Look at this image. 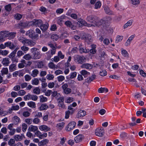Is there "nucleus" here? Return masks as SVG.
Here are the masks:
<instances>
[{
	"label": "nucleus",
	"mask_w": 146,
	"mask_h": 146,
	"mask_svg": "<svg viewBox=\"0 0 146 146\" xmlns=\"http://www.w3.org/2000/svg\"><path fill=\"white\" fill-rule=\"evenodd\" d=\"M76 125V123L74 121H71L66 127V130L67 131H70L73 129Z\"/></svg>",
	"instance_id": "5"
},
{
	"label": "nucleus",
	"mask_w": 146,
	"mask_h": 146,
	"mask_svg": "<svg viewBox=\"0 0 146 146\" xmlns=\"http://www.w3.org/2000/svg\"><path fill=\"white\" fill-rule=\"evenodd\" d=\"M28 105L30 107L33 108L36 107L35 103L32 101L29 102L27 103Z\"/></svg>",
	"instance_id": "39"
},
{
	"label": "nucleus",
	"mask_w": 146,
	"mask_h": 146,
	"mask_svg": "<svg viewBox=\"0 0 146 146\" xmlns=\"http://www.w3.org/2000/svg\"><path fill=\"white\" fill-rule=\"evenodd\" d=\"M58 106L59 108L60 109H66L65 105L64 104V102L62 103L58 104Z\"/></svg>",
	"instance_id": "62"
},
{
	"label": "nucleus",
	"mask_w": 146,
	"mask_h": 146,
	"mask_svg": "<svg viewBox=\"0 0 146 146\" xmlns=\"http://www.w3.org/2000/svg\"><path fill=\"white\" fill-rule=\"evenodd\" d=\"M64 125L65 123L64 122L60 123L57 124L56 127L60 129H61L63 128Z\"/></svg>",
	"instance_id": "46"
},
{
	"label": "nucleus",
	"mask_w": 146,
	"mask_h": 146,
	"mask_svg": "<svg viewBox=\"0 0 146 146\" xmlns=\"http://www.w3.org/2000/svg\"><path fill=\"white\" fill-rule=\"evenodd\" d=\"M42 55L39 52H36L32 54V59L34 60L39 59L41 57Z\"/></svg>",
	"instance_id": "8"
},
{
	"label": "nucleus",
	"mask_w": 146,
	"mask_h": 146,
	"mask_svg": "<svg viewBox=\"0 0 146 146\" xmlns=\"http://www.w3.org/2000/svg\"><path fill=\"white\" fill-rule=\"evenodd\" d=\"M33 22L34 25L38 27H40L43 24V22L41 20H35Z\"/></svg>",
	"instance_id": "20"
},
{
	"label": "nucleus",
	"mask_w": 146,
	"mask_h": 146,
	"mask_svg": "<svg viewBox=\"0 0 146 146\" xmlns=\"http://www.w3.org/2000/svg\"><path fill=\"white\" fill-rule=\"evenodd\" d=\"M24 54V53L23 51L19 50L18 51L17 53V56L20 58V57L23 55Z\"/></svg>",
	"instance_id": "53"
},
{
	"label": "nucleus",
	"mask_w": 146,
	"mask_h": 146,
	"mask_svg": "<svg viewBox=\"0 0 146 146\" xmlns=\"http://www.w3.org/2000/svg\"><path fill=\"white\" fill-rule=\"evenodd\" d=\"M29 130L31 131L35 132L38 129L36 126H34L33 125H31L29 128Z\"/></svg>",
	"instance_id": "30"
},
{
	"label": "nucleus",
	"mask_w": 146,
	"mask_h": 146,
	"mask_svg": "<svg viewBox=\"0 0 146 146\" xmlns=\"http://www.w3.org/2000/svg\"><path fill=\"white\" fill-rule=\"evenodd\" d=\"M18 39L20 42H21L24 45H25L27 39L23 37H20Z\"/></svg>",
	"instance_id": "36"
},
{
	"label": "nucleus",
	"mask_w": 146,
	"mask_h": 146,
	"mask_svg": "<svg viewBox=\"0 0 146 146\" xmlns=\"http://www.w3.org/2000/svg\"><path fill=\"white\" fill-rule=\"evenodd\" d=\"M33 93L36 94H39L40 93V89L38 87H36L33 90Z\"/></svg>",
	"instance_id": "47"
},
{
	"label": "nucleus",
	"mask_w": 146,
	"mask_h": 146,
	"mask_svg": "<svg viewBox=\"0 0 146 146\" xmlns=\"http://www.w3.org/2000/svg\"><path fill=\"white\" fill-rule=\"evenodd\" d=\"M48 25L47 23V24H42L40 26V28L43 31H46L48 28Z\"/></svg>",
	"instance_id": "40"
},
{
	"label": "nucleus",
	"mask_w": 146,
	"mask_h": 146,
	"mask_svg": "<svg viewBox=\"0 0 146 146\" xmlns=\"http://www.w3.org/2000/svg\"><path fill=\"white\" fill-rule=\"evenodd\" d=\"M64 18L63 16L58 17L57 19V23L60 25H61L62 23L64 22Z\"/></svg>",
	"instance_id": "25"
},
{
	"label": "nucleus",
	"mask_w": 146,
	"mask_h": 146,
	"mask_svg": "<svg viewBox=\"0 0 146 146\" xmlns=\"http://www.w3.org/2000/svg\"><path fill=\"white\" fill-rule=\"evenodd\" d=\"M79 51L80 53H87L89 52V50L86 49L85 48L82 47V44H80L79 45Z\"/></svg>",
	"instance_id": "13"
},
{
	"label": "nucleus",
	"mask_w": 146,
	"mask_h": 146,
	"mask_svg": "<svg viewBox=\"0 0 146 146\" xmlns=\"http://www.w3.org/2000/svg\"><path fill=\"white\" fill-rule=\"evenodd\" d=\"M104 24L107 23L111 20V18L109 17H106L102 19Z\"/></svg>",
	"instance_id": "34"
},
{
	"label": "nucleus",
	"mask_w": 146,
	"mask_h": 146,
	"mask_svg": "<svg viewBox=\"0 0 146 146\" xmlns=\"http://www.w3.org/2000/svg\"><path fill=\"white\" fill-rule=\"evenodd\" d=\"M91 46L92 48L90 50V52L92 54H94L96 52V45L93 44Z\"/></svg>",
	"instance_id": "31"
},
{
	"label": "nucleus",
	"mask_w": 146,
	"mask_h": 146,
	"mask_svg": "<svg viewBox=\"0 0 146 146\" xmlns=\"http://www.w3.org/2000/svg\"><path fill=\"white\" fill-rule=\"evenodd\" d=\"M104 8L105 12L106 14L109 15H114L113 12L108 7H105Z\"/></svg>",
	"instance_id": "15"
},
{
	"label": "nucleus",
	"mask_w": 146,
	"mask_h": 146,
	"mask_svg": "<svg viewBox=\"0 0 146 146\" xmlns=\"http://www.w3.org/2000/svg\"><path fill=\"white\" fill-rule=\"evenodd\" d=\"M2 76L4 74H7L8 73V70L7 68H3L1 71Z\"/></svg>",
	"instance_id": "42"
},
{
	"label": "nucleus",
	"mask_w": 146,
	"mask_h": 146,
	"mask_svg": "<svg viewBox=\"0 0 146 146\" xmlns=\"http://www.w3.org/2000/svg\"><path fill=\"white\" fill-rule=\"evenodd\" d=\"M48 108V106L46 104H42L39 107V109L40 110H46Z\"/></svg>",
	"instance_id": "27"
},
{
	"label": "nucleus",
	"mask_w": 146,
	"mask_h": 146,
	"mask_svg": "<svg viewBox=\"0 0 146 146\" xmlns=\"http://www.w3.org/2000/svg\"><path fill=\"white\" fill-rule=\"evenodd\" d=\"M23 58L25 60L29 61L32 58V56L29 54H27L24 55L23 57Z\"/></svg>",
	"instance_id": "29"
},
{
	"label": "nucleus",
	"mask_w": 146,
	"mask_h": 146,
	"mask_svg": "<svg viewBox=\"0 0 146 146\" xmlns=\"http://www.w3.org/2000/svg\"><path fill=\"white\" fill-rule=\"evenodd\" d=\"M133 20H130L128 21L127 23H125L123 26L124 29H125L127 28L129 26H131L133 23Z\"/></svg>",
	"instance_id": "33"
},
{
	"label": "nucleus",
	"mask_w": 146,
	"mask_h": 146,
	"mask_svg": "<svg viewBox=\"0 0 146 146\" xmlns=\"http://www.w3.org/2000/svg\"><path fill=\"white\" fill-rule=\"evenodd\" d=\"M58 38V36L56 34H53L51 36V38L53 40H57Z\"/></svg>",
	"instance_id": "61"
},
{
	"label": "nucleus",
	"mask_w": 146,
	"mask_h": 146,
	"mask_svg": "<svg viewBox=\"0 0 146 146\" xmlns=\"http://www.w3.org/2000/svg\"><path fill=\"white\" fill-rule=\"evenodd\" d=\"M35 32L32 30H30L27 31L26 33V35L31 38L32 39H37V38L38 37V35H35Z\"/></svg>",
	"instance_id": "3"
},
{
	"label": "nucleus",
	"mask_w": 146,
	"mask_h": 146,
	"mask_svg": "<svg viewBox=\"0 0 146 146\" xmlns=\"http://www.w3.org/2000/svg\"><path fill=\"white\" fill-rule=\"evenodd\" d=\"M26 44H27L31 46H33L35 45L36 43L31 40L27 39Z\"/></svg>",
	"instance_id": "26"
},
{
	"label": "nucleus",
	"mask_w": 146,
	"mask_h": 146,
	"mask_svg": "<svg viewBox=\"0 0 146 146\" xmlns=\"http://www.w3.org/2000/svg\"><path fill=\"white\" fill-rule=\"evenodd\" d=\"M37 66L38 68H42L44 66L43 62L42 61H38L37 63Z\"/></svg>",
	"instance_id": "49"
},
{
	"label": "nucleus",
	"mask_w": 146,
	"mask_h": 146,
	"mask_svg": "<svg viewBox=\"0 0 146 146\" xmlns=\"http://www.w3.org/2000/svg\"><path fill=\"white\" fill-rule=\"evenodd\" d=\"M86 58L83 56L77 55L75 57V61L78 63L82 64L85 62Z\"/></svg>",
	"instance_id": "4"
},
{
	"label": "nucleus",
	"mask_w": 146,
	"mask_h": 146,
	"mask_svg": "<svg viewBox=\"0 0 146 146\" xmlns=\"http://www.w3.org/2000/svg\"><path fill=\"white\" fill-rule=\"evenodd\" d=\"M80 67L82 68L90 69L92 68L93 66L91 64L89 63H85L82 64Z\"/></svg>",
	"instance_id": "12"
},
{
	"label": "nucleus",
	"mask_w": 146,
	"mask_h": 146,
	"mask_svg": "<svg viewBox=\"0 0 146 146\" xmlns=\"http://www.w3.org/2000/svg\"><path fill=\"white\" fill-rule=\"evenodd\" d=\"M98 17L92 15H90L88 16L86 18L87 21L94 24L95 21L97 20Z\"/></svg>",
	"instance_id": "6"
},
{
	"label": "nucleus",
	"mask_w": 146,
	"mask_h": 146,
	"mask_svg": "<svg viewBox=\"0 0 146 146\" xmlns=\"http://www.w3.org/2000/svg\"><path fill=\"white\" fill-rule=\"evenodd\" d=\"M84 138V136L83 135L79 134L75 137L74 140L76 143H78L81 141Z\"/></svg>",
	"instance_id": "9"
},
{
	"label": "nucleus",
	"mask_w": 146,
	"mask_h": 146,
	"mask_svg": "<svg viewBox=\"0 0 146 146\" xmlns=\"http://www.w3.org/2000/svg\"><path fill=\"white\" fill-rule=\"evenodd\" d=\"M27 25V24L25 22H20L17 25L16 27L17 29H19L25 27Z\"/></svg>",
	"instance_id": "22"
},
{
	"label": "nucleus",
	"mask_w": 146,
	"mask_h": 146,
	"mask_svg": "<svg viewBox=\"0 0 146 146\" xmlns=\"http://www.w3.org/2000/svg\"><path fill=\"white\" fill-rule=\"evenodd\" d=\"M39 129L41 131H47L50 130V128L46 125H41L39 127Z\"/></svg>",
	"instance_id": "16"
},
{
	"label": "nucleus",
	"mask_w": 146,
	"mask_h": 146,
	"mask_svg": "<svg viewBox=\"0 0 146 146\" xmlns=\"http://www.w3.org/2000/svg\"><path fill=\"white\" fill-rule=\"evenodd\" d=\"M16 65L15 64H13L9 66V70L11 72H13L16 69Z\"/></svg>",
	"instance_id": "35"
},
{
	"label": "nucleus",
	"mask_w": 146,
	"mask_h": 146,
	"mask_svg": "<svg viewBox=\"0 0 146 146\" xmlns=\"http://www.w3.org/2000/svg\"><path fill=\"white\" fill-rule=\"evenodd\" d=\"M135 36V35H132L129 38L125 44L126 46H128L130 44L131 41L133 39Z\"/></svg>",
	"instance_id": "18"
},
{
	"label": "nucleus",
	"mask_w": 146,
	"mask_h": 146,
	"mask_svg": "<svg viewBox=\"0 0 146 146\" xmlns=\"http://www.w3.org/2000/svg\"><path fill=\"white\" fill-rule=\"evenodd\" d=\"M74 100V99L73 97H69L67 98L66 102L67 103H70L73 101Z\"/></svg>",
	"instance_id": "63"
},
{
	"label": "nucleus",
	"mask_w": 146,
	"mask_h": 146,
	"mask_svg": "<svg viewBox=\"0 0 146 146\" xmlns=\"http://www.w3.org/2000/svg\"><path fill=\"white\" fill-rule=\"evenodd\" d=\"M19 106L18 105H17L15 106H13L11 109L9 110V111L10 113L12 112L11 111L17 110L19 109Z\"/></svg>",
	"instance_id": "37"
},
{
	"label": "nucleus",
	"mask_w": 146,
	"mask_h": 146,
	"mask_svg": "<svg viewBox=\"0 0 146 146\" xmlns=\"http://www.w3.org/2000/svg\"><path fill=\"white\" fill-rule=\"evenodd\" d=\"M77 21L78 22L77 23H79V25L80 27L86 25V22L84 20L82 19H78Z\"/></svg>",
	"instance_id": "17"
},
{
	"label": "nucleus",
	"mask_w": 146,
	"mask_h": 146,
	"mask_svg": "<svg viewBox=\"0 0 146 146\" xmlns=\"http://www.w3.org/2000/svg\"><path fill=\"white\" fill-rule=\"evenodd\" d=\"M101 6V3L100 1H98L97 2L95 5V9H97L100 8Z\"/></svg>",
	"instance_id": "64"
},
{
	"label": "nucleus",
	"mask_w": 146,
	"mask_h": 146,
	"mask_svg": "<svg viewBox=\"0 0 146 146\" xmlns=\"http://www.w3.org/2000/svg\"><path fill=\"white\" fill-rule=\"evenodd\" d=\"M15 140L13 139H11L8 141V145L10 146H15Z\"/></svg>",
	"instance_id": "41"
},
{
	"label": "nucleus",
	"mask_w": 146,
	"mask_h": 146,
	"mask_svg": "<svg viewBox=\"0 0 146 146\" xmlns=\"http://www.w3.org/2000/svg\"><path fill=\"white\" fill-rule=\"evenodd\" d=\"M107 72L105 70H103L100 72V75L102 76H104L107 75Z\"/></svg>",
	"instance_id": "54"
},
{
	"label": "nucleus",
	"mask_w": 146,
	"mask_h": 146,
	"mask_svg": "<svg viewBox=\"0 0 146 146\" xmlns=\"http://www.w3.org/2000/svg\"><path fill=\"white\" fill-rule=\"evenodd\" d=\"M14 138L16 141H20L23 139V137L20 135H16L14 136Z\"/></svg>",
	"instance_id": "38"
},
{
	"label": "nucleus",
	"mask_w": 146,
	"mask_h": 146,
	"mask_svg": "<svg viewBox=\"0 0 146 146\" xmlns=\"http://www.w3.org/2000/svg\"><path fill=\"white\" fill-rule=\"evenodd\" d=\"M48 139H44L39 142L38 143V145L40 146H44L48 143Z\"/></svg>",
	"instance_id": "19"
},
{
	"label": "nucleus",
	"mask_w": 146,
	"mask_h": 146,
	"mask_svg": "<svg viewBox=\"0 0 146 146\" xmlns=\"http://www.w3.org/2000/svg\"><path fill=\"white\" fill-rule=\"evenodd\" d=\"M21 49L22 51H23L24 52L26 53L29 50V48L28 47L25 46L24 45L21 47Z\"/></svg>",
	"instance_id": "45"
},
{
	"label": "nucleus",
	"mask_w": 146,
	"mask_h": 146,
	"mask_svg": "<svg viewBox=\"0 0 146 146\" xmlns=\"http://www.w3.org/2000/svg\"><path fill=\"white\" fill-rule=\"evenodd\" d=\"M86 114V111L83 110L79 111L77 115V118L85 116Z\"/></svg>",
	"instance_id": "14"
},
{
	"label": "nucleus",
	"mask_w": 146,
	"mask_h": 146,
	"mask_svg": "<svg viewBox=\"0 0 146 146\" xmlns=\"http://www.w3.org/2000/svg\"><path fill=\"white\" fill-rule=\"evenodd\" d=\"M49 67L51 69H54L56 67V65L53 62H50L48 64Z\"/></svg>",
	"instance_id": "51"
},
{
	"label": "nucleus",
	"mask_w": 146,
	"mask_h": 146,
	"mask_svg": "<svg viewBox=\"0 0 146 146\" xmlns=\"http://www.w3.org/2000/svg\"><path fill=\"white\" fill-rule=\"evenodd\" d=\"M40 101L41 102H44L47 101V98L44 96L43 95L40 96Z\"/></svg>",
	"instance_id": "59"
},
{
	"label": "nucleus",
	"mask_w": 146,
	"mask_h": 146,
	"mask_svg": "<svg viewBox=\"0 0 146 146\" xmlns=\"http://www.w3.org/2000/svg\"><path fill=\"white\" fill-rule=\"evenodd\" d=\"M108 91V89L106 88L101 87L98 90V92L99 93H103L104 92H107Z\"/></svg>",
	"instance_id": "28"
},
{
	"label": "nucleus",
	"mask_w": 146,
	"mask_h": 146,
	"mask_svg": "<svg viewBox=\"0 0 146 146\" xmlns=\"http://www.w3.org/2000/svg\"><path fill=\"white\" fill-rule=\"evenodd\" d=\"M2 63L3 65L5 66H8L9 63V61L8 58H3L2 61Z\"/></svg>",
	"instance_id": "24"
},
{
	"label": "nucleus",
	"mask_w": 146,
	"mask_h": 146,
	"mask_svg": "<svg viewBox=\"0 0 146 146\" xmlns=\"http://www.w3.org/2000/svg\"><path fill=\"white\" fill-rule=\"evenodd\" d=\"M22 17V15L18 13L16 14L14 16L15 18L17 19L18 20H20L21 19Z\"/></svg>",
	"instance_id": "55"
},
{
	"label": "nucleus",
	"mask_w": 146,
	"mask_h": 146,
	"mask_svg": "<svg viewBox=\"0 0 146 146\" xmlns=\"http://www.w3.org/2000/svg\"><path fill=\"white\" fill-rule=\"evenodd\" d=\"M21 62L18 65V67L19 68H22L25 66V64H26V61L24 59H22L21 61Z\"/></svg>",
	"instance_id": "21"
},
{
	"label": "nucleus",
	"mask_w": 146,
	"mask_h": 146,
	"mask_svg": "<svg viewBox=\"0 0 146 146\" xmlns=\"http://www.w3.org/2000/svg\"><path fill=\"white\" fill-rule=\"evenodd\" d=\"M71 89L69 88H67L65 90H63L64 93L66 94H70L71 92Z\"/></svg>",
	"instance_id": "56"
},
{
	"label": "nucleus",
	"mask_w": 146,
	"mask_h": 146,
	"mask_svg": "<svg viewBox=\"0 0 146 146\" xmlns=\"http://www.w3.org/2000/svg\"><path fill=\"white\" fill-rule=\"evenodd\" d=\"M60 95V94L58 93L56 91H54L52 92V96L53 97H55L56 98H57L58 95Z\"/></svg>",
	"instance_id": "50"
},
{
	"label": "nucleus",
	"mask_w": 146,
	"mask_h": 146,
	"mask_svg": "<svg viewBox=\"0 0 146 146\" xmlns=\"http://www.w3.org/2000/svg\"><path fill=\"white\" fill-rule=\"evenodd\" d=\"M95 133L97 136L102 137L104 133V130L102 127L98 128L96 129Z\"/></svg>",
	"instance_id": "7"
},
{
	"label": "nucleus",
	"mask_w": 146,
	"mask_h": 146,
	"mask_svg": "<svg viewBox=\"0 0 146 146\" xmlns=\"http://www.w3.org/2000/svg\"><path fill=\"white\" fill-rule=\"evenodd\" d=\"M81 38L85 40L88 44H90L92 41V39L90 35L84 34L81 37Z\"/></svg>",
	"instance_id": "2"
},
{
	"label": "nucleus",
	"mask_w": 146,
	"mask_h": 146,
	"mask_svg": "<svg viewBox=\"0 0 146 146\" xmlns=\"http://www.w3.org/2000/svg\"><path fill=\"white\" fill-rule=\"evenodd\" d=\"M5 45L7 47H9V48L11 49H13L16 47L17 46L13 43H12L11 42L8 41L5 42Z\"/></svg>",
	"instance_id": "10"
},
{
	"label": "nucleus",
	"mask_w": 146,
	"mask_h": 146,
	"mask_svg": "<svg viewBox=\"0 0 146 146\" xmlns=\"http://www.w3.org/2000/svg\"><path fill=\"white\" fill-rule=\"evenodd\" d=\"M16 33L15 32H9L7 31H3L0 32V35H5L6 38L9 40H11L14 38L16 35Z\"/></svg>",
	"instance_id": "1"
},
{
	"label": "nucleus",
	"mask_w": 146,
	"mask_h": 146,
	"mask_svg": "<svg viewBox=\"0 0 146 146\" xmlns=\"http://www.w3.org/2000/svg\"><path fill=\"white\" fill-rule=\"evenodd\" d=\"M32 84L33 85H38L39 83L38 80L37 78H34L32 81Z\"/></svg>",
	"instance_id": "44"
},
{
	"label": "nucleus",
	"mask_w": 146,
	"mask_h": 146,
	"mask_svg": "<svg viewBox=\"0 0 146 146\" xmlns=\"http://www.w3.org/2000/svg\"><path fill=\"white\" fill-rule=\"evenodd\" d=\"M57 78L59 82H61L65 80V78L64 76L61 75L58 77Z\"/></svg>",
	"instance_id": "52"
},
{
	"label": "nucleus",
	"mask_w": 146,
	"mask_h": 146,
	"mask_svg": "<svg viewBox=\"0 0 146 146\" xmlns=\"http://www.w3.org/2000/svg\"><path fill=\"white\" fill-rule=\"evenodd\" d=\"M95 22L94 24V27L95 26L99 27L104 24L102 19H100L98 17L97 20L95 21Z\"/></svg>",
	"instance_id": "11"
},
{
	"label": "nucleus",
	"mask_w": 146,
	"mask_h": 146,
	"mask_svg": "<svg viewBox=\"0 0 146 146\" xmlns=\"http://www.w3.org/2000/svg\"><path fill=\"white\" fill-rule=\"evenodd\" d=\"M47 79L49 80H53L54 78V76L52 74H48L46 76Z\"/></svg>",
	"instance_id": "58"
},
{
	"label": "nucleus",
	"mask_w": 146,
	"mask_h": 146,
	"mask_svg": "<svg viewBox=\"0 0 146 146\" xmlns=\"http://www.w3.org/2000/svg\"><path fill=\"white\" fill-rule=\"evenodd\" d=\"M96 76L95 75H93L91 77L87 78L86 79V82L88 83H90L95 78Z\"/></svg>",
	"instance_id": "23"
},
{
	"label": "nucleus",
	"mask_w": 146,
	"mask_h": 146,
	"mask_svg": "<svg viewBox=\"0 0 146 146\" xmlns=\"http://www.w3.org/2000/svg\"><path fill=\"white\" fill-rule=\"evenodd\" d=\"M38 73V70L37 69H35L33 70L32 73L31 74V75L33 77H35L37 76Z\"/></svg>",
	"instance_id": "32"
},
{
	"label": "nucleus",
	"mask_w": 146,
	"mask_h": 146,
	"mask_svg": "<svg viewBox=\"0 0 146 146\" xmlns=\"http://www.w3.org/2000/svg\"><path fill=\"white\" fill-rule=\"evenodd\" d=\"M132 4L136 6H137L140 3L139 0H131Z\"/></svg>",
	"instance_id": "43"
},
{
	"label": "nucleus",
	"mask_w": 146,
	"mask_h": 146,
	"mask_svg": "<svg viewBox=\"0 0 146 146\" xmlns=\"http://www.w3.org/2000/svg\"><path fill=\"white\" fill-rule=\"evenodd\" d=\"M121 53L124 56L128 57L129 54L126 50H121Z\"/></svg>",
	"instance_id": "48"
},
{
	"label": "nucleus",
	"mask_w": 146,
	"mask_h": 146,
	"mask_svg": "<svg viewBox=\"0 0 146 146\" xmlns=\"http://www.w3.org/2000/svg\"><path fill=\"white\" fill-rule=\"evenodd\" d=\"M16 53V50H14L9 55V57L11 59L15 57V54Z\"/></svg>",
	"instance_id": "60"
},
{
	"label": "nucleus",
	"mask_w": 146,
	"mask_h": 146,
	"mask_svg": "<svg viewBox=\"0 0 146 146\" xmlns=\"http://www.w3.org/2000/svg\"><path fill=\"white\" fill-rule=\"evenodd\" d=\"M81 74L84 76V77H86L87 75H88L90 73L85 70H83L81 71Z\"/></svg>",
	"instance_id": "57"
}]
</instances>
